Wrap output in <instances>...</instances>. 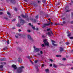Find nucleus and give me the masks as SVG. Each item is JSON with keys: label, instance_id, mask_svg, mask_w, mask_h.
<instances>
[{"label": "nucleus", "instance_id": "1", "mask_svg": "<svg viewBox=\"0 0 73 73\" xmlns=\"http://www.w3.org/2000/svg\"><path fill=\"white\" fill-rule=\"evenodd\" d=\"M24 68V67L21 66L17 68V73H21L23 72V69Z\"/></svg>", "mask_w": 73, "mask_h": 73}, {"label": "nucleus", "instance_id": "2", "mask_svg": "<svg viewBox=\"0 0 73 73\" xmlns=\"http://www.w3.org/2000/svg\"><path fill=\"white\" fill-rule=\"evenodd\" d=\"M0 64L1 65H0V70L1 71H3V66H4V65H6V62H2L0 63Z\"/></svg>", "mask_w": 73, "mask_h": 73}, {"label": "nucleus", "instance_id": "3", "mask_svg": "<svg viewBox=\"0 0 73 73\" xmlns=\"http://www.w3.org/2000/svg\"><path fill=\"white\" fill-rule=\"evenodd\" d=\"M43 41L44 44L45 45H46V46H49V43L48 42H47V40L44 39L43 40Z\"/></svg>", "mask_w": 73, "mask_h": 73}, {"label": "nucleus", "instance_id": "4", "mask_svg": "<svg viewBox=\"0 0 73 73\" xmlns=\"http://www.w3.org/2000/svg\"><path fill=\"white\" fill-rule=\"evenodd\" d=\"M61 17V19L62 20H63V21L62 23H61L60 25L62 26H63V25H64V15H62Z\"/></svg>", "mask_w": 73, "mask_h": 73}, {"label": "nucleus", "instance_id": "5", "mask_svg": "<svg viewBox=\"0 0 73 73\" xmlns=\"http://www.w3.org/2000/svg\"><path fill=\"white\" fill-rule=\"evenodd\" d=\"M21 16L22 17H23V18H25V19L27 18V20L28 21L29 20V18H28V15H24L22 14L21 15Z\"/></svg>", "mask_w": 73, "mask_h": 73}, {"label": "nucleus", "instance_id": "6", "mask_svg": "<svg viewBox=\"0 0 73 73\" xmlns=\"http://www.w3.org/2000/svg\"><path fill=\"white\" fill-rule=\"evenodd\" d=\"M51 41L52 42V45H53L54 46H57V44H54V43H55V41L53 40H51Z\"/></svg>", "mask_w": 73, "mask_h": 73}, {"label": "nucleus", "instance_id": "7", "mask_svg": "<svg viewBox=\"0 0 73 73\" xmlns=\"http://www.w3.org/2000/svg\"><path fill=\"white\" fill-rule=\"evenodd\" d=\"M12 67L14 68V69L15 70V69H17V66H16V65L15 64H13L12 66Z\"/></svg>", "mask_w": 73, "mask_h": 73}, {"label": "nucleus", "instance_id": "8", "mask_svg": "<svg viewBox=\"0 0 73 73\" xmlns=\"http://www.w3.org/2000/svg\"><path fill=\"white\" fill-rule=\"evenodd\" d=\"M27 37H28V38H29V40H30L31 41H33V39H32V37H31V36H30V35H28L27 36Z\"/></svg>", "mask_w": 73, "mask_h": 73}, {"label": "nucleus", "instance_id": "9", "mask_svg": "<svg viewBox=\"0 0 73 73\" xmlns=\"http://www.w3.org/2000/svg\"><path fill=\"white\" fill-rule=\"evenodd\" d=\"M69 9V7L68 6H67L65 8V9H66V12H69V11H70V10H68L67 9Z\"/></svg>", "mask_w": 73, "mask_h": 73}, {"label": "nucleus", "instance_id": "10", "mask_svg": "<svg viewBox=\"0 0 73 73\" xmlns=\"http://www.w3.org/2000/svg\"><path fill=\"white\" fill-rule=\"evenodd\" d=\"M11 1L13 4H15L16 3V2L15 0H11Z\"/></svg>", "mask_w": 73, "mask_h": 73}, {"label": "nucleus", "instance_id": "11", "mask_svg": "<svg viewBox=\"0 0 73 73\" xmlns=\"http://www.w3.org/2000/svg\"><path fill=\"white\" fill-rule=\"evenodd\" d=\"M32 4L35 7H37V4L36 3L34 2L32 3Z\"/></svg>", "mask_w": 73, "mask_h": 73}, {"label": "nucleus", "instance_id": "12", "mask_svg": "<svg viewBox=\"0 0 73 73\" xmlns=\"http://www.w3.org/2000/svg\"><path fill=\"white\" fill-rule=\"evenodd\" d=\"M31 20L34 23H36V20L35 19H31Z\"/></svg>", "mask_w": 73, "mask_h": 73}, {"label": "nucleus", "instance_id": "13", "mask_svg": "<svg viewBox=\"0 0 73 73\" xmlns=\"http://www.w3.org/2000/svg\"><path fill=\"white\" fill-rule=\"evenodd\" d=\"M18 59H19L18 62H21H21H22V59L20 58H18Z\"/></svg>", "mask_w": 73, "mask_h": 73}, {"label": "nucleus", "instance_id": "14", "mask_svg": "<svg viewBox=\"0 0 73 73\" xmlns=\"http://www.w3.org/2000/svg\"><path fill=\"white\" fill-rule=\"evenodd\" d=\"M35 50H36V52H38V51H40V50L38 48H36L35 49Z\"/></svg>", "mask_w": 73, "mask_h": 73}, {"label": "nucleus", "instance_id": "15", "mask_svg": "<svg viewBox=\"0 0 73 73\" xmlns=\"http://www.w3.org/2000/svg\"><path fill=\"white\" fill-rule=\"evenodd\" d=\"M24 20L22 19L21 20L20 23L22 24V25H23V24H24Z\"/></svg>", "mask_w": 73, "mask_h": 73}, {"label": "nucleus", "instance_id": "16", "mask_svg": "<svg viewBox=\"0 0 73 73\" xmlns=\"http://www.w3.org/2000/svg\"><path fill=\"white\" fill-rule=\"evenodd\" d=\"M60 52H63L64 51V49L62 47H60Z\"/></svg>", "mask_w": 73, "mask_h": 73}, {"label": "nucleus", "instance_id": "17", "mask_svg": "<svg viewBox=\"0 0 73 73\" xmlns=\"http://www.w3.org/2000/svg\"><path fill=\"white\" fill-rule=\"evenodd\" d=\"M17 49L18 50H19V51H20V52H22V50H21V48L20 47L17 48Z\"/></svg>", "mask_w": 73, "mask_h": 73}, {"label": "nucleus", "instance_id": "18", "mask_svg": "<svg viewBox=\"0 0 73 73\" xmlns=\"http://www.w3.org/2000/svg\"><path fill=\"white\" fill-rule=\"evenodd\" d=\"M3 50H8V48H7V46H5L4 48H3Z\"/></svg>", "mask_w": 73, "mask_h": 73}, {"label": "nucleus", "instance_id": "19", "mask_svg": "<svg viewBox=\"0 0 73 73\" xmlns=\"http://www.w3.org/2000/svg\"><path fill=\"white\" fill-rule=\"evenodd\" d=\"M68 37H70L71 36V33H69V32H68V34L67 35Z\"/></svg>", "mask_w": 73, "mask_h": 73}, {"label": "nucleus", "instance_id": "20", "mask_svg": "<svg viewBox=\"0 0 73 73\" xmlns=\"http://www.w3.org/2000/svg\"><path fill=\"white\" fill-rule=\"evenodd\" d=\"M46 26H49V25L50 26V23H48L46 24H45Z\"/></svg>", "mask_w": 73, "mask_h": 73}, {"label": "nucleus", "instance_id": "21", "mask_svg": "<svg viewBox=\"0 0 73 73\" xmlns=\"http://www.w3.org/2000/svg\"><path fill=\"white\" fill-rule=\"evenodd\" d=\"M56 57H61V55H56Z\"/></svg>", "mask_w": 73, "mask_h": 73}, {"label": "nucleus", "instance_id": "22", "mask_svg": "<svg viewBox=\"0 0 73 73\" xmlns=\"http://www.w3.org/2000/svg\"><path fill=\"white\" fill-rule=\"evenodd\" d=\"M0 61H5V58L1 59H0Z\"/></svg>", "mask_w": 73, "mask_h": 73}, {"label": "nucleus", "instance_id": "23", "mask_svg": "<svg viewBox=\"0 0 73 73\" xmlns=\"http://www.w3.org/2000/svg\"><path fill=\"white\" fill-rule=\"evenodd\" d=\"M17 27H21V25H20V24L18 23L17 24Z\"/></svg>", "mask_w": 73, "mask_h": 73}, {"label": "nucleus", "instance_id": "24", "mask_svg": "<svg viewBox=\"0 0 73 73\" xmlns=\"http://www.w3.org/2000/svg\"><path fill=\"white\" fill-rule=\"evenodd\" d=\"M7 14L8 15H9V16H11V13H9V12H8V11H7Z\"/></svg>", "mask_w": 73, "mask_h": 73}, {"label": "nucleus", "instance_id": "25", "mask_svg": "<svg viewBox=\"0 0 73 73\" xmlns=\"http://www.w3.org/2000/svg\"><path fill=\"white\" fill-rule=\"evenodd\" d=\"M19 36H21V37H23V36H25V35H22L21 34H19Z\"/></svg>", "mask_w": 73, "mask_h": 73}, {"label": "nucleus", "instance_id": "26", "mask_svg": "<svg viewBox=\"0 0 73 73\" xmlns=\"http://www.w3.org/2000/svg\"><path fill=\"white\" fill-rule=\"evenodd\" d=\"M14 10L15 11H16V12H17V9L16 7H15L14 9Z\"/></svg>", "mask_w": 73, "mask_h": 73}, {"label": "nucleus", "instance_id": "27", "mask_svg": "<svg viewBox=\"0 0 73 73\" xmlns=\"http://www.w3.org/2000/svg\"><path fill=\"white\" fill-rule=\"evenodd\" d=\"M27 58H28V59H29V60H30V59H31V56H28L27 57Z\"/></svg>", "mask_w": 73, "mask_h": 73}, {"label": "nucleus", "instance_id": "28", "mask_svg": "<svg viewBox=\"0 0 73 73\" xmlns=\"http://www.w3.org/2000/svg\"><path fill=\"white\" fill-rule=\"evenodd\" d=\"M7 44H9V40H8L7 41Z\"/></svg>", "mask_w": 73, "mask_h": 73}, {"label": "nucleus", "instance_id": "29", "mask_svg": "<svg viewBox=\"0 0 73 73\" xmlns=\"http://www.w3.org/2000/svg\"><path fill=\"white\" fill-rule=\"evenodd\" d=\"M49 69H46V70H45V71L46 72H49Z\"/></svg>", "mask_w": 73, "mask_h": 73}, {"label": "nucleus", "instance_id": "30", "mask_svg": "<svg viewBox=\"0 0 73 73\" xmlns=\"http://www.w3.org/2000/svg\"><path fill=\"white\" fill-rule=\"evenodd\" d=\"M48 35H49V36H51V35L50 34V32H48Z\"/></svg>", "mask_w": 73, "mask_h": 73}, {"label": "nucleus", "instance_id": "31", "mask_svg": "<svg viewBox=\"0 0 73 73\" xmlns=\"http://www.w3.org/2000/svg\"><path fill=\"white\" fill-rule=\"evenodd\" d=\"M56 5H60V2H58V3H56Z\"/></svg>", "mask_w": 73, "mask_h": 73}, {"label": "nucleus", "instance_id": "32", "mask_svg": "<svg viewBox=\"0 0 73 73\" xmlns=\"http://www.w3.org/2000/svg\"><path fill=\"white\" fill-rule=\"evenodd\" d=\"M46 1V0H42V2L43 3H45Z\"/></svg>", "mask_w": 73, "mask_h": 73}, {"label": "nucleus", "instance_id": "33", "mask_svg": "<svg viewBox=\"0 0 73 73\" xmlns=\"http://www.w3.org/2000/svg\"><path fill=\"white\" fill-rule=\"evenodd\" d=\"M53 68H56L57 66H56V65H55V64H54L53 65Z\"/></svg>", "mask_w": 73, "mask_h": 73}, {"label": "nucleus", "instance_id": "34", "mask_svg": "<svg viewBox=\"0 0 73 73\" xmlns=\"http://www.w3.org/2000/svg\"><path fill=\"white\" fill-rule=\"evenodd\" d=\"M46 27V25H45V24H44V25L42 27V28H44V27Z\"/></svg>", "mask_w": 73, "mask_h": 73}, {"label": "nucleus", "instance_id": "35", "mask_svg": "<svg viewBox=\"0 0 73 73\" xmlns=\"http://www.w3.org/2000/svg\"><path fill=\"white\" fill-rule=\"evenodd\" d=\"M27 31L29 32V33H30L31 32V30H27Z\"/></svg>", "mask_w": 73, "mask_h": 73}, {"label": "nucleus", "instance_id": "36", "mask_svg": "<svg viewBox=\"0 0 73 73\" xmlns=\"http://www.w3.org/2000/svg\"><path fill=\"white\" fill-rule=\"evenodd\" d=\"M66 45H69V42H66Z\"/></svg>", "mask_w": 73, "mask_h": 73}, {"label": "nucleus", "instance_id": "37", "mask_svg": "<svg viewBox=\"0 0 73 73\" xmlns=\"http://www.w3.org/2000/svg\"><path fill=\"white\" fill-rule=\"evenodd\" d=\"M40 54H42L43 53V52H42V51H41L40 52Z\"/></svg>", "mask_w": 73, "mask_h": 73}, {"label": "nucleus", "instance_id": "38", "mask_svg": "<svg viewBox=\"0 0 73 73\" xmlns=\"http://www.w3.org/2000/svg\"><path fill=\"white\" fill-rule=\"evenodd\" d=\"M32 28L34 29V30H35L36 29L35 28V27H32Z\"/></svg>", "mask_w": 73, "mask_h": 73}, {"label": "nucleus", "instance_id": "39", "mask_svg": "<svg viewBox=\"0 0 73 73\" xmlns=\"http://www.w3.org/2000/svg\"><path fill=\"white\" fill-rule=\"evenodd\" d=\"M37 62H38V60H36L35 61V64H36V63Z\"/></svg>", "mask_w": 73, "mask_h": 73}, {"label": "nucleus", "instance_id": "40", "mask_svg": "<svg viewBox=\"0 0 73 73\" xmlns=\"http://www.w3.org/2000/svg\"><path fill=\"white\" fill-rule=\"evenodd\" d=\"M50 29L49 28V29H47V31H50Z\"/></svg>", "mask_w": 73, "mask_h": 73}, {"label": "nucleus", "instance_id": "41", "mask_svg": "<svg viewBox=\"0 0 73 73\" xmlns=\"http://www.w3.org/2000/svg\"><path fill=\"white\" fill-rule=\"evenodd\" d=\"M70 38V39H73V36H72V37H69Z\"/></svg>", "mask_w": 73, "mask_h": 73}, {"label": "nucleus", "instance_id": "42", "mask_svg": "<svg viewBox=\"0 0 73 73\" xmlns=\"http://www.w3.org/2000/svg\"><path fill=\"white\" fill-rule=\"evenodd\" d=\"M3 13L2 12H0V15H3Z\"/></svg>", "mask_w": 73, "mask_h": 73}, {"label": "nucleus", "instance_id": "43", "mask_svg": "<svg viewBox=\"0 0 73 73\" xmlns=\"http://www.w3.org/2000/svg\"><path fill=\"white\" fill-rule=\"evenodd\" d=\"M38 15H37L35 17L36 19H38Z\"/></svg>", "mask_w": 73, "mask_h": 73}, {"label": "nucleus", "instance_id": "44", "mask_svg": "<svg viewBox=\"0 0 73 73\" xmlns=\"http://www.w3.org/2000/svg\"><path fill=\"white\" fill-rule=\"evenodd\" d=\"M4 19H5V20H8V18L7 17H4Z\"/></svg>", "mask_w": 73, "mask_h": 73}, {"label": "nucleus", "instance_id": "45", "mask_svg": "<svg viewBox=\"0 0 73 73\" xmlns=\"http://www.w3.org/2000/svg\"><path fill=\"white\" fill-rule=\"evenodd\" d=\"M50 61H51V62H53V60H52V59H50Z\"/></svg>", "mask_w": 73, "mask_h": 73}, {"label": "nucleus", "instance_id": "46", "mask_svg": "<svg viewBox=\"0 0 73 73\" xmlns=\"http://www.w3.org/2000/svg\"><path fill=\"white\" fill-rule=\"evenodd\" d=\"M40 1H37L38 3H40Z\"/></svg>", "mask_w": 73, "mask_h": 73}, {"label": "nucleus", "instance_id": "47", "mask_svg": "<svg viewBox=\"0 0 73 73\" xmlns=\"http://www.w3.org/2000/svg\"><path fill=\"white\" fill-rule=\"evenodd\" d=\"M15 20H16V19H13V21H15Z\"/></svg>", "mask_w": 73, "mask_h": 73}, {"label": "nucleus", "instance_id": "48", "mask_svg": "<svg viewBox=\"0 0 73 73\" xmlns=\"http://www.w3.org/2000/svg\"><path fill=\"white\" fill-rule=\"evenodd\" d=\"M40 54H41L39 53H38L37 54L38 56H40Z\"/></svg>", "mask_w": 73, "mask_h": 73}, {"label": "nucleus", "instance_id": "49", "mask_svg": "<svg viewBox=\"0 0 73 73\" xmlns=\"http://www.w3.org/2000/svg\"><path fill=\"white\" fill-rule=\"evenodd\" d=\"M36 29V31H38L39 29L38 28H37Z\"/></svg>", "mask_w": 73, "mask_h": 73}, {"label": "nucleus", "instance_id": "50", "mask_svg": "<svg viewBox=\"0 0 73 73\" xmlns=\"http://www.w3.org/2000/svg\"><path fill=\"white\" fill-rule=\"evenodd\" d=\"M44 64H42V67H44Z\"/></svg>", "mask_w": 73, "mask_h": 73}, {"label": "nucleus", "instance_id": "51", "mask_svg": "<svg viewBox=\"0 0 73 73\" xmlns=\"http://www.w3.org/2000/svg\"><path fill=\"white\" fill-rule=\"evenodd\" d=\"M70 23L72 24H73V21H71L70 22Z\"/></svg>", "mask_w": 73, "mask_h": 73}, {"label": "nucleus", "instance_id": "52", "mask_svg": "<svg viewBox=\"0 0 73 73\" xmlns=\"http://www.w3.org/2000/svg\"><path fill=\"white\" fill-rule=\"evenodd\" d=\"M50 66H52V64H50Z\"/></svg>", "mask_w": 73, "mask_h": 73}, {"label": "nucleus", "instance_id": "53", "mask_svg": "<svg viewBox=\"0 0 73 73\" xmlns=\"http://www.w3.org/2000/svg\"><path fill=\"white\" fill-rule=\"evenodd\" d=\"M15 37H16V38H18V36H17L16 35V36H15Z\"/></svg>", "mask_w": 73, "mask_h": 73}, {"label": "nucleus", "instance_id": "54", "mask_svg": "<svg viewBox=\"0 0 73 73\" xmlns=\"http://www.w3.org/2000/svg\"><path fill=\"white\" fill-rule=\"evenodd\" d=\"M55 25H60V24H56V23H54Z\"/></svg>", "mask_w": 73, "mask_h": 73}, {"label": "nucleus", "instance_id": "55", "mask_svg": "<svg viewBox=\"0 0 73 73\" xmlns=\"http://www.w3.org/2000/svg\"><path fill=\"white\" fill-rule=\"evenodd\" d=\"M35 68H36V69H38V67L37 66H35Z\"/></svg>", "mask_w": 73, "mask_h": 73}, {"label": "nucleus", "instance_id": "56", "mask_svg": "<svg viewBox=\"0 0 73 73\" xmlns=\"http://www.w3.org/2000/svg\"><path fill=\"white\" fill-rule=\"evenodd\" d=\"M19 32H21V29H19Z\"/></svg>", "mask_w": 73, "mask_h": 73}, {"label": "nucleus", "instance_id": "57", "mask_svg": "<svg viewBox=\"0 0 73 73\" xmlns=\"http://www.w3.org/2000/svg\"><path fill=\"white\" fill-rule=\"evenodd\" d=\"M41 46H44V44H42V45H41Z\"/></svg>", "mask_w": 73, "mask_h": 73}, {"label": "nucleus", "instance_id": "58", "mask_svg": "<svg viewBox=\"0 0 73 73\" xmlns=\"http://www.w3.org/2000/svg\"><path fill=\"white\" fill-rule=\"evenodd\" d=\"M30 61L31 62L32 64H33V62H32V61L30 60Z\"/></svg>", "mask_w": 73, "mask_h": 73}, {"label": "nucleus", "instance_id": "59", "mask_svg": "<svg viewBox=\"0 0 73 73\" xmlns=\"http://www.w3.org/2000/svg\"><path fill=\"white\" fill-rule=\"evenodd\" d=\"M15 29V27H14L12 28L13 29Z\"/></svg>", "mask_w": 73, "mask_h": 73}, {"label": "nucleus", "instance_id": "60", "mask_svg": "<svg viewBox=\"0 0 73 73\" xmlns=\"http://www.w3.org/2000/svg\"><path fill=\"white\" fill-rule=\"evenodd\" d=\"M51 25H53V23L51 22Z\"/></svg>", "mask_w": 73, "mask_h": 73}, {"label": "nucleus", "instance_id": "61", "mask_svg": "<svg viewBox=\"0 0 73 73\" xmlns=\"http://www.w3.org/2000/svg\"><path fill=\"white\" fill-rule=\"evenodd\" d=\"M71 2L72 3V4H73V0H72Z\"/></svg>", "mask_w": 73, "mask_h": 73}, {"label": "nucleus", "instance_id": "62", "mask_svg": "<svg viewBox=\"0 0 73 73\" xmlns=\"http://www.w3.org/2000/svg\"><path fill=\"white\" fill-rule=\"evenodd\" d=\"M29 25L31 26V23H29Z\"/></svg>", "mask_w": 73, "mask_h": 73}, {"label": "nucleus", "instance_id": "63", "mask_svg": "<svg viewBox=\"0 0 73 73\" xmlns=\"http://www.w3.org/2000/svg\"><path fill=\"white\" fill-rule=\"evenodd\" d=\"M26 2H27V0H24Z\"/></svg>", "mask_w": 73, "mask_h": 73}, {"label": "nucleus", "instance_id": "64", "mask_svg": "<svg viewBox=\"0 0 73 73\" xmlns=\"http://www.w3.org/2000/svg\"><path fill=\"white\" fill-rule=\"evenodd\" d=\"M62 60H63V61H64V58H62Z\"/></svg>", "mask_w": 73, "mask_h": 73}]
</instances>
